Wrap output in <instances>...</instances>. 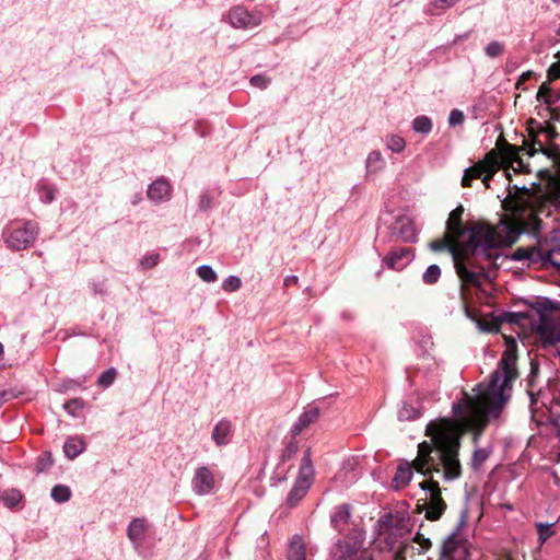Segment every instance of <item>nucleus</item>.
Masks as SVG:
<instances>
[{"label": "nucleus", "instance_id": "obj_1", "mask_svg": "<svg viewBox=\"0 0 560 560\" xmlns=\"http://www.w3.org/2000/svg\"><path fill=\"white\" fill-rule=\"evenodd\" d=\"M468 430L474 428H466V421L462 417L430 421L425 428V435L431 438V442H421L412 463L405 462L397 467L392 486L396 490L406 487L412 479L413 470L424 476L442 471L445 481L458 479L462 475L458 458L460 439Z\"/></svg>", "mask_w": 560, "mask_h": 560}, {"label": "nucleus", "instance_id": "obj_2", "mask_svg": "<svg viewBox=\"0 0 560 560\" xmlns=\"http://www.w3.org/2000/svg\"><path fill=\"white\" fill-rule=\"evenodd\" d=\"M533 199L529 189L524 186L509 185L508 195L502 199V208L510 214L493 226L485 223L471 226L466 249L491 262L499 257V248L511 246L522 233H538L542 221L538 218Z\"/></svg>", "mask_w": 560, "mask_h": 560}, {"label": "nucleus", "instance_id": "obj_3", "mask_svg": "<svg viewBox=\"0 0 560 560\" xmlns=\"http://www.w3.org/2000/svg\"><path fill=\"white\" fill-rule=\"evenodd\" d=\"M516 342L506 338V348L498 369L491 375V382L485 386L478 384L474 396L467 394L454 402L452 411L466 421V428L482 431L489 418H498L511 396L512 382L516 377Z\"/></svg>", "mask_w": 560, "mask_h": 560}, {"label": "nucleus", "instance_id": "obj_4", "mask_svg": "<svg viewBox=\"0 0 560 560\" xmlns=\"http://www.w3.org/2000/svg\"><path fill=\"white\" fill-rule=\"evenodd\" d=\"M514 163H517L518 166L522 164L516 148L509 144L503 138H499L494 149L489 151L482 160L464 171L462 186L470 187L472 179L480 178L485 186L490 188L491 177L501 167L513 166Z\"/></svg>", "mask_w": 560, "mask_h": 560}, {"label": "nucleus", "instance_id": "obj_5", "mask_svg": "<svg viewBox=\"0 0 560 560\" xmlns=\"http://www.w3.org/2000/svg\"><path fill=\"white\" fill-rule=\"evenodd\" d=\"M376 533L388 550L402 546L411 532L412 523L406 512L385 513L376 522Z\"/></svg>", "mask_w": 560, "mask_h": 560}, {"label": "nucleus", "instance_id": "obj_6", "mask_svg": "<svg viewBox=\"0 0 560 560\" xmlns=\"http://www.w3.org/2000/svg\"><path fill=\"white\" fill-rule=\"evenodd\" d=\"M537 313L536 331L545 349L560 343V319L556 316V304L547 298L539 299L532 304Z\"/></svg>", "mask_w": 560, "mask_h": 560}, {"label": "nucleus", "instance_id": "obj_7", "mask_svg": "<svg viewBox=\"0 0 560 560\" xmlns=\"http://www.w3.org/2000/svg\"><path fill=\"white\" fill-rule=\"evenodd\" d=\"M482 256H475L466 249V241L462 254H454V267L460 280L469 285L480 287L487 280L486 268L479 261Z\"/></svg>", "mask_w": 560, "mask_h": 560}, {"label": "nucleus", "instance_id": "obj_8", "mask_svg": "<svg viewBox=\"0 0 560 560\" xmlns=\"http://www.w3.org/2000/svg\"><path fill=\"white\" fill-rule=\"evenodd\" d=\"M364 540L365 532L362 528H352L334 544L332 558L335 560H372L371 553L363 547Z\"/></svg>", "mask_w": 560, "mask_h": 560}, {"label": "nucleus", "instance_id": "obj_9", "mask_svg": "<svg viewBox=\"0 0 560 560\" xmlns=\"http://www.w3.org/2000/svg\"><path fill=\"white\" fill-rule=\"evenodd\" d=\"M38 233V224L26 220L23 222V226L8 231L4 236V242L12 250H24L34 244Z\"/></svg>", "mask_w": 560, "mask_h": 560}, {"label": "nucleus", "instance_id": "obj_10", "mask_svg": "<svg viewBox=\"0 0 560 560\" xmlns=\"http://www.w3.org/2000/svg\"><path fill=\"white\" fill-rule=\"evenodd\" d=\"M419 487L425 491V518L440 520L445 512L446 503L442 499L439 482L431 479L420 482Z\"/></svg>", "mask_w": 560, "mask_h": 560}, {"label": "nucleus", "instance_id": "obj_11", "mask_svg": "<svg viewBox=\"0 0 560 560\" xmlns=\"http://www.w3.org/2000/svg\"><path fill=\"white\" fill-rule=\"evenodd\" d=\"M466 523V512L462 513V516L454 528V530L445 538L441 546V555L443 558L454 559L455 555L465 548V539L462 534V529Z\"/></svg>", "mask_w": 560, "mask_h": 560}, {"label": "nucleus", "instance_id": "obj_12", "mask_svg": "<svg viewBox=\"0 0 560 560\" xmlns=\"http://www.w3.org/2000/svg\"><path fill=\"white\" fill-rule=\"evenodd\" d=\"M229 21L235 28H252L261 24L262 13L258 11L249 12L244 7H234L229 12Z\"/></svg>", "mask_w": 560, "mask_h": 560}, {"label": "nucleus", "instance_id": "obj_13", "mask_svg": "<svg viewBox=\"0 0 560 560\" xmlns=\"http://www.w3.org/2000/svg\"><path fill=\"white\" fill-rule=\"evenodd\" d=\"M192 491L198 495H208L215 489V477L208 466H198L191 480Z\"/></svg>", "mask_w": 560, "mask_h": 560}, {"label": "nucleus", "instance_id": "obj_14", "mask_svg": "<svg viewBox=\"0 0 560 560\" xmlns=\"http://www.w3.org/2000/svg\"><path fill=\"white\" fill-rule=\"evenodd\" d=\"M352 512L353 508L350 503L336 505L330 513V526L339 534H343L346 532L350 533L352 529ZM353 528L359 527L353 526Z\"/></svg>", "mask_w": 560, "mask_h": 560}, {"label": "nucleus", "instance_id": "obj_15", "mask_svg": "<svg viewBox=\"0 0 560 560\" xmlns=\"http://www.w3.org/2000/svg\"><path fill=\"white\" fill-rule=\"evenodd\" d=\"M389 229L394 236L406 243H416L418 240L413 221L407 215L396 217Z\"/></svg>", "mask_w": 560, "mask_h": 560}, {"label": "nucleus", "instance_id": "obj_16", "mask_svg": "<svg viewBox=\"0 0 560 560\" xmlns=\"http://www.w3.org/2000/svg\"><path fill=\"white\" fill-rule=\"evenodd\" d=\"M464 213V207L459 205L454 210L451 211L448 219L446 221V232L462 241L464 244L465 241L469 240V230L471 228H464L462 223V217Z\"/></svg>", "mask_w": 560, "mask_h": 560}, {"label": "nucleus", "instance_id": "obj_17", "mask_svg": "<svg viewBox=\"0 0 560 560\" xmlns=\"http://www.w3.org/2000/svg\"><path fill=\"white\" fill-rule=\"evenodd\" d=\"M173 187L165 177H159L151 183L147 190V197L154 203L168 201L172 197Z\"/></svg>", "mask_w": 560, "mask_h": 560}, {"label": "nucleus", "instance_id": "obj_18", "mask_svg": "<svg viewBox=\"0 0 560 560\" xmlns=\"http://www.w3.org/2000/svg\"><path fill=\"white\" fill-rule=\"evenodd\" d=\"M413 258L412 250L407 247L393 248L384 258L383 264L393 270H401Z\"/></svg>", "mask_w": 560, "mask_h": 560}, {"label": "nucleus", "instance_id": "obj_19", "mask_svg": "<svg viewBox=\"0 0 560 560\" xmlns=\"http://www.w3.org/2000/svg\"><path fill=\"white\" fill-rule=\"evenodd\" d=\"M460 242L462 241H459L458 238H456L455 236L445 231L444 236L442 238L432 241L429 244V248L433 252H442L447 249L454 257V254H462V247H458V244Z\"/></svg>", "mask_w": 560, "mask_h": 560}, {"label": "nucleus", "instance_id": "obj_20", "mask_svg": "<svg viewBox=\"0 0 560 560\" xmlns=\"http://www.w3.org/2000/svg\"><path fill=\"white\" fill-rule=\"evenodd\" d=\"M516 261H527V265L541 264L542 249L537 246L518 247L512 254Z\"/></svg>", "mask_w": 560, "mask_h": 560}, {"label": "nucleus", "instance_id": "obj_21", "mask_svg": "<svg viewBox=\"0 0 560 560\" xmlns=\"http://www.w3.org/2000/svg\"><path fill=\"white\" fill-rule=\"evenodd\" d=\"M319 417V409L317 407H311L305 409L298 420L293 423L290 432L293 436H298L304 429L315 422Z\"/></svg>", "mask_w": 560, "mask_h": 560}, {"label": "nucleus", "instance_id": "obj_22", "mask_svg": "<svg viewBox=\"0 0 560 560\" xmlns=\"http://www.w3.org/2000/svg\"><path fill=\"white\" fill-rule=\"evenodd\" d=\"M147 529L145 518L136 517L127 527V536L135 546H140Z\"/></svg>", "mask_w": 560, "mask_h": 560}, {"label": "nucleus", "instance_id": "obj_23", "mask_svg": "<svg viewBox=\"0 0 560 560\" xmlns=\"http://www.w3.org/2000/svg\"><path fill=\"white\" fill-rule=\"evenodd\" d=\"M231 421L226 419L220 420L213 428L211 439L215 443L217 446L226 445L230 442L231 438Z\"/></svg>", "mask_w": 560, "mask_h": 560}, {"label": "nucleus", "instance_id": "obj_24", "mask_svg": "<svg viewBox=\"0 0 560 560\" xmlns=\"http://www.w3.org/2000/svg\"><path fill=\"white\" fill-rule=\"evenodd\" d=\"M86 448V443L83 438L79 435L69 436L63 444V453L68 459H74L82 454Z\"/></svg>", "mask_w": 560, "mask_h": 560}, {"label": "nucleus", "instance_id": "obj_25", "mask_svg": "<svg viewBox=\"0 0 560 560\" xmlns=\"http://www.w3.org/2000/svg\"><path fill=\"white\" fill-rule=\"evenodd\" d=\"M310 482L304 478H296L291 491L288 495V502L294 505L298 501L305 497L310 489Z\"/></svg>", "mask_w": 560, "mask_h": 560}, {"label": "nucleus", "instance_id": "obj_26", "mask_svg": "<svg viewBox=\"0 0 560 560\" xmlns=\"http://www.w3.org/2000/svg\"><path fill=\"white\" fill-rule=\"evenodd\" d=\"M313 475H314L313 462H312V457H311V452H310V450H307L301 459V466H300L298 478H304L311 485Z\"/></svg>", "mask_w": 560, "mask_h": 560}, {"label": "nucleus", "instance_id": "obj_27", "mask_svg": "<svg viewBox=\"0 0 560 560\" xmlns=\"http://www.w3.org/2000/svg\"><path fill=\"white\" fill-rule=\"evenodd\" d=\"M433 124L430 117L425 115L417 116L412 120V130L416 133L429 135L432 130Z\"/></svg>", "mask_w": 560, "mask_h": 560}, {"label": "nucleus", "instance_id": "obj_28", "mask_svg": "<svg viewBox=\"0 0 560 560\" xmlns=\"http://www.w3.org/2000/svg\"><path fill=\"white\" fill-rule=\"evenodd\" d=\"M385 163L380 151H372L366 158V170L369 173H376L383 170Z\"/></svg>", "mask_w": 560, "mask_h": 560}, {"label": "nucleus", "instance_id": "obj_29", "mask_svg": "<svg viewBox=\"0 0 560 560\" xmlns=\"http://www.w3.org/2000/svg\"><path fill=\"white\" fill-rule=\"evenodd\" d=\"M541 266H553L560 270V247L542 250Z\"/></svg>", "mask_w": 560, "mask_h": 560}, {"label": "nucleus", "instance_id": "obj_30", "mask_svg": "<svg viewBox=\"0 0 560 560\" xmlns=\"http://www.w3.org/2000/svg\"><path fill=\"white\" fill-rule=\"evenodd\" d=\"M54 501L58 503L68 502L71 498V490L68 486L57 485L51 489L50 493Z\"/></svg>", "mask_w": 560, "mask_h": 560}, {"label": "nucleus", "instance_id": "obj_31", "mask_svg": "<svg viewBox=\"0 0 560 560\" xmlns=\"http://www.w3.org/2000/svg\"><path fill=\"white\" fill-rule=\"evenodd\" d=\"M386 148L394 153H401L406 149V141L399 135H390L386 138Z\"/></svg>", "mask_w": 560, "mask_h": 560}, {"label": "nucleus", "instance_id": "obj_32", "mask_svg": "<svg viewBox=\"0 0 560 560\" xmlns=\"http://www.w3.org/2000/svg\"><path fill=\"white\" fill-rule=\"evenodd\" d=\"M298 451V441L295 440V436L292 435V438L285 443L283 450L281 451L280 459L282 462L289 460L296 455Z\"/></svg>", "mask_w": 560, "mask_h": 560}, {"label": "nucleus", "instance_id": "obj_33", "mask_svg": "<svg viewBox=\"0 0 560 560\" xmlns=\"http://www.w3.org/2000/svg\"><path fill=\"white\" fill-rule=\"evenodd\" d=\"M116 376V369L109 368L100 374V376L97 377V385L102 388H107L114 383Z\"/></svg>", "mask_w": 560, "mask_h": 560}, {"label": "nucleus", "instance_id": "obj_34", "mask_svg": "<svg viewBox=\"0 0 560 560\" xmlns=\"http://www.w3.org/2000/svg\"><path fill=\"white\" fill-rule=\"evenodd\" d=\"M441 277V268L433 264L430 265L422 275V280L427 284H434Z\"/></svg>", "mask_w": 560, "mask_h": 560}, {"label": "nucleus", "instance_id": "obj_35", "mask_svg": "<svg viewBox=\"0 0 560 560\" xmlns=\"http://www.w3.org/2000/svg\"><path fill=\"white\" fill-rule=\"evenodd\" d=\"M198 277L207 283L214 282L218 279V275L214 269L209 265H202L197 268Z\"/></svg>", "mask_w": 560, "mask_h": 560}, {"label": "nucleus", "instance_id": "obj_36", "mask_svg": "<svg viewBox=\"0 0 560 560\" xmlns=\"http://www.w3.org/2000/svg\"><path fill=\"white\" fill-rule=\"evenodd\" d=\"M85 406V402L81 398H74L63 404L65 411L75 418L78 417V411L82 410Z\"/></svg>", "mask_w": 560, "mask_h": 560}, {"label": "nucleus", "instance_id": "obj_37", "mask_svg": "<svg viewBox=\"0 0 560 560\" xmlns=\"http://www.w3.org/2000/svg\"><path fill=\"white\" fill-rule=\"evenodd\" d=\"M490 453L486 448H476L471 457L472 469H479L483 463L488 459Z\"/></svg>", "mask_w": 560, "mask_h": 560}, {"label": "nucleus", "instance_id": "obj_38", "mask_svg": "<svg viewBox=\"0 0 560 560\" xmlns=\"http://www.w3.org/2000/svg\"><path fill=\"white\" fill-rule=\"evenodd\" d=\"M22 498V493L15 489L5 491L2 495L3 503L8 508H14L15 505H18L21 502Z\"/></svg>", "mask_w": 560, "mask_h": 560}, {"label": "nucleus", "instance_id": "obj_39", "mask_svg": "<svg viewBox=\"0 0 560 560\" xmlns=\"http://www.w3.org/2000/svg\"><path fill=\"white\" fill-rule=\"evenodd\" d=\"M242 287V280L237 276H229L222 282V289L225 292H235Z\"/></svg>", "mask_w": 560, "mask_h": 560}, {"label": "nucleus", "instance_id": "obj_40", "mask_svg": "<svg viewBox=\"0 0 560 560\" xmlns=\"http://www.w3.org/2000/svg\"><path fill=\"white\" fill-rule=\"evenodd\" d=\"M503 51L504 45L498 40H492L485 47V52L490 58L499 57Z\"/></svg>", "mask_w": 560, "mask_h": 560}, {"label": "nucleus", "instance_id": "obj_41", "mask_svg": "<svg viewBox=\"0 0 560 560\" xmlns=\"http://www.w3.org/2000/svg\"><path fill=\"white\" fill-rule=\"evenodd\" d=\"M418 417H419L418 410L408 404H404L398 411L399 420H413Z\"/></svg>", "mask_w": 560, "mask_h": 560}, {"label": "nucleus", "instance_id": "obj_42", "mask_svg": "<svg viewBox=\"0 0 560 560\" xmlns=\"http://www.w3.org/2000/svg\"><path fill=\"white\" fill-rule=\"evenodd\" d=\"M553 524L555 523H536L538 539L541 544L545 542L553 534L551 530Z\"/></svg>", "mask_w": 560, "mask_h": 560}, {"label": "nucleus", "instance_id": "obj_43", "mask_svg": "<svg viewBox=\"0 0 560 560\" xmlns=\"http://www.w3.org/2000/svg\"><path fill=\"white\" fill-rule=\"evenodd\" d=\"M465 121V115L460 109H453L448 116V125L451 127L462 126Z\"/></svg>", "mask_w": 560, "mask_h": 560}, {"label": "nucleus", "instance_id": "obj_44", "mask_svg": "<svg viewBox=\"0 0 560 560\" xmlns=\"http://www.w3.org/2000/svg\"><path fill=\"white\" fill-rule=\"evenodd\" d=\"M551 93V88L548 83H542L537 92V100L539 102H544L546 104H552L556 101L549 98V94Z\"/></svg>", "mask_w": 560, "mask_h": 560}, {"label": "nucleus", "instance_id": "obj_45", "mask_svg": "<svg viewBox=\"0 0 560 560\" xmlns=\"http://www.w3.org/2000/svg\"><path fill=\"white\" fill-rule=\"evenodd\" d=\"M52 465V457L50 453L43 454L36 464L37 472H43Z\"/></svg>", "mask_w": 560, "mask_h": 560}, {"label": "nucleus", "instance_id": "obj_46", "mask_svg": "<svg viewBox=\"0 0 560 560\" xmlns=\"http://www.w3.org/2000/svg\"><path fill=\"white\" fill-rule=\"evenodd\" d=\"M158 262H159V254H155V253L145 255L140 259V265L144 269L153 268L154 266H156Z\"/></svg>", "mask_w": 560, "mask_h": 560}, {"label": "nucleus", "instance_id": "obj_47", "mask_svg": "<svg viewBox=\"0 0 560 560\" xmlns=\"http://www.w3.org/2000/svg\"><path fill=\"white\" fill-rule=\"evenodd\" d=\"M413 541L421 547L419 550L420 553H424L431 548V540L420 533L416 534V536L413 537Z\"/></svg>", "mask_w": 560, "mask_h": 560}, {"label": "nucleus", "instance_id": "obj_48", "mask_svg": "<svg viewBox=\"0 0 560 560\" xmlns=\"http://www.w3.org/2000/svg\"><path fill=\"white\" fill-rule=\"evenodd\" d=\"M269 83H270V80L262 74H256L250 78V84L258 89H262V90L267 89Z\"/></svg>", "mask_w": 560, "mask_h": 560}, {"label": "nucleus", "instance_id": "obj_49", "mask_svg": "<svg viewBox=\"0 0 560 560\" xmlns=\"http://www.w3.org/2000/svg\"><path fill=\"white\" fill-rule=\"evenodd\" d=\"M527 394H528L529 401H530V409L534 412L537 409V404L539 401L540 396L542 395V392H541V389H538V392L535 393L533 387L530 386L527 389Z\"/></svg>", "mask_w": 560, "mask_h": 560}, {"label": "nucleus", "instance_id": "obj_50", "mask_svg": "<svg viewBox=\"0 0 560 560\" xmlns=\"http://www.w3.org/2000/svg\"><path fill=\"white\" fill-rule=\"evenodd\" d=\"M547 77L549 81H555L560 78V61L555 62L549 67Z\"/></svg>", "mask_w": 560, "mask_h": 560}, {"label": "nucleus", "instance_id": "obj_51", "mask_svg": "<svg viewBox=\"0 0 560 560\" xmlns=\"http://www.w3.org/2000/svg\"><path fill=\"white\" fill-rule=\"evenodd\" d=\"M459 0H432V5L439 9H448L454 7Z\"/></svg>", "mask_w": 560, "mask_h": 560}, {"label": "nucleus", "instance_id": "obj_52", "mask_svg": "<svg viewBox=\"0 0 560 560\" xmlns=\"http://www.w3.org/2000/svg\"><path fill=\"white\" fill-rule=\"evenodd\" d=\"M211 208V197L208 194H202L199 197V210L207 211Z\"/></svg>", "mask_w": 560, "mask_h": 560}, {"label": "nucleus", "instance_id": "obj_53", "mask_svg": "<svg viewBox=\"0 0 560 560\" xmlns=\"http://www.w3.org/2000/svg\"><path fill=\"white\" fill-rule=\"evenodd\" d=\"M43 191H44V195L42 196V199L47 202V203H50L54 201L55 199V189H52L51 187H43Z\"/></svg>", "mask_w": 560, "mask_h": 560}, {"label": "nucleus", "instance_id": "obj_54", "mask_svg": "<svg viewBox=\"0 0 560 560\" xmlns=\"http://www.w3.org/2000/svg\"><path fill=\"white\" fill-rule=\"evenodd\" d=\"M92 289H93L94 294H101V295L106 294L105 284L103 282L102 283H93Z\"/></svg>", "mask_w": 560, "mask_h": 560}, {"label": "nucleus", "instance_id": "obj_55", "mask_svg": "<svg viewBox=\"0 0 560 560\" xmlns=\"http://www.w3.org/2000/svg\"><path fill=\"white\" fill-rule=\"evenodd\" d=\"M298 280H299L298 276H294V275H292V276H287V277L284 278V280H283V284H284L285 287H289V285H291V284H295V283H298Z\"/></svg>", "mask_w": 560, "mask_h": 560}, {"label": "nucleus", "instance_id": "obj_56", "mask_svg": "<svg viewBox=\"0 0 560 560\" xmlns=\"http://www.w3.org/2000/svg\"><path fill=\"white\" fill-rule=\"evenodd\" d=\"M15 395L11 392V390H2L0 393V398L3 400V401H7L11 398H14Z\"/></svg>", "mask_w": 560, "mask_h": 560}, {"label": "nucleus", "instance_id": "obj_57", "mask_svg": "<svg viewBox=\"0 0 560 560\" xmlns=\"http://www.w3.org/2000/svg\"><path fill=\"white\" fill-rule=\"evenodd\" d=\"M516 317H525L524 314L522 313H517V314H511V318H510V322H516Z\"/></svg>", "mask_w": 560, "mask_h": 560}, {"label": "nucleus", "instance_id": "obj_58", "mask_svg": "<svg viewBox=\"0 0 560 560\" xmlns=\"http://www.w3.org/2000/svg\"><path fill=\"white\" fill-rule=\"evenodd\" d=\"M142 200V196L141 194H137L133 198V201H132V205H137L138 202H140Z\"/></svg>", "mask_w": 560, "mask_h": 560}, {"label": "nucleus", "instance_id": "obj_59", "mask_svg": "<svg viewBox=\"0 0 560 560\" xmlns=\"http://www.w3.org/2000/svg\"><path fill=\"white\" fill-rule=\"evenodd\" d=\"M529 75H530V71L524 72V73L521 75L520 80H523V81H524V80H527V79L529 78Z\"/></svg>", "mask_w": 560, "mask_h": 560}, {"label": "nucleus", "instance_id": "obj_60", "mask_svg": "<svg viewBox=\"0 0 560 560\" xmlns=\"http://www.w3.org/2000/svg\"><path fill=\"white\" fill-rule=\"evenodd\" d=\"M3 355V346L2 343L0 342V358Z\"/></svg>", "mask_w": 560, "mask_h": 560}, {"label": "nucleus", "instance_id": "obj_61", "mask_svg": "<svg viewBox=\"0 0 560 560\" xmlns=\"http://www.w3.org/2000/svg\"><path fill=\"white\" fill-rule=\"evenodd\" d=\"M555 4L560 5V0H551Z\"/></svg>", "mask_w": 560, "mask_h": 560}, {"label": "nucleus", "instance_id": "obj_62", "mask_svg": "<svg viewBox=\"0 0 560 560\" xmlns=\"http://www.w3.org/2000/svg\"><path fill=\"white\" fill-rule=\"evenodd\" d=\"M557 35L560 36V24L558 25V28L556 31Z\"/></svg>", "mask_w": 560, "mask_h": 560}, {"label": "nucleus", "instance_id": "obj_63", "mask_svg": "<svg viewBox=\"0 0 560 560\" xmlns=\"http://www.w3.org/2000/svg\"><path fill=\"white\" fill-rule=\"evenodd\" d=\"M559 460H560V453H559Z\"/></svg>", "mask_w": 560, "mask_h": 560}]
</instances>
